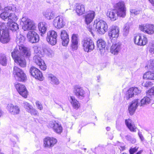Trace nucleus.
Listing matches in <instances>:
<instances>
[{"instance_id": "obj_29", "label": "nucleus", "mask_w": 154, "mask_h": 154, "mask_svg": "<svg viewBox=\"0 0 154 154\" xmlns=\"http://www.w3.org/2000/svg\"><path fill=\"white\" fill-rule=\"evenodd\" d=\"M125 123L131 132H135L137 129L134 122L130 119H126L125 120Z\"/></svg>"}, {"instance_id": "obj_60", "label": "nucleus", "mask_w": 154, "mask_h": 154, "mask_svg": "<svg viewBox=\"0 0 154 154\" xmlns=\"http://www.w3.org/2000/svg\"><path fill=\"white\" fill-rule=\"evenodd\" d=\"M56 103L58 105H59V106H60V107H61L62 109V110H63V109L62 107V106L61 105H59V104H58L57 103Z\"/></svg>"}, {"instance_id": "obj_33", "label": "nucleus", "mask_w": 154, "mask_h": 154, "mask_svg": "<svg viewBox=\"0 0 154 154\" xmlns=\"http://www.w3.org/2000/svg\"><path fill=\"white\" fill-rule=\"evenodd\" d=\"M70 101L73 108L77 109L80 106V104L75 97L71 96Z\"/></svg>"}, {"instance_id": "obj_56", "label": "nucleus", "mask_w": 154, "mask_h": 154, "mask_svg": "<svg viewBox=\"0 0 154 154\" xmlns=\"http://www.w3.org/2000/svg\"><path fill=\"white\" fill-rule=\"evenodd\" d=\"M119 149L121 150H123L125 149V147L124 146H120Z\"/></svg>"}, {"instance_id": "obj_64", "label": "nucleus", "mask_w": 154, "mask_h": 154, "mask_svg": "<svg viewBox=\"0 0 154 154\" xmlns=\"http://www.w3.org/2000/svg\"><path fill=\"white\" fill-rule=\"evenodd\" d=\"M0 154H2L1 153H0Z\"/></svg>"}, {"instance_id": "obj_36", "label": "nucleus", "mask_w": 154, "mask_h": 154, "mask_svg": "<svg viewBox=\"0 0 154 154\" xmlns=\"http://www.w3.org/2000/svg\"><path fill=\"white\" fill-rule=\"evenodd\" d=\"M12 11H10L8 14L7 23H10L13 22H15L17 20L18 17L15 14L12 13Z\"/></svg>"}, {"instance_id": "obj_35", "label": "nucleus", "mask_w": 154, "mask_h": 154, "mask_svg": "<svg viewBox=\"0 0 154 154\" xmlns=\"http://www.w3.org/2000/svg\"><path fill=\"white\" fill-rule=\"evenodd\" d=\"M38 27L39 30L41 33V35L45 33L47 30V24L45 22L40 23L38 24Z\"/></svg>"}, {"instance_id": "obj_58", "label": "nucleus", "mask_w": 154, "mask_h": 154, "mask_svg": "<svg viewBox=\"0 0 154 154\" xmlns=\"http://www.w3.org/2000/svg\"><path fill=\"white\" fill-rule=\"evenodd\" d=\"M110 128L109 127H107L106 128V130L107 131H109L110 130Z\"/></svg>"}, {"instance_id": "obj_28", "label": "nucleus", "mask_w": 154, "mask_h": 154, "mask_svg": "<svg viewBox=\"0 0 154 154\" xmlns=\"http://www.w3.org/2000/svg\"><path fill=\"white\" fill-rule=\"evenodd\" d=\"M12 11V8L11 7H5L4 11L0 14V17L3 20L8 19V14L10 11Z\"/></svg>"}, {"instance_id": "obj_22", "label": "nucleus", "mask_w": 154, "mask_h": 154, "mask_svg": "<svg viewBox=\"0 0 154 154\" xmlns=\"http://www.w3.org/2000/svg\"><path fill=\"white\" fill-rule=\"evenodd\" d=\"M121 45L119 42L113 43L110 48L111 53L114 55L117 54L121 49Z\"/></svg>"}, {"instance_id": "obj_61", "label": "nucleus", "mask_w": 154, "mask_h": 154, "mask_svg": "<svg viewBox=\"0 0 154 154\" xmlns=\"http://www.w3.org/2000/svg\"><path fill=\"white\" fill-rule=\"evenodd\" d=\"M49 52L51 54L52 53V51L51 50H49Z\"/></svg>"}, {"instance_id": "obj_31", "label": "nucleus", "mask_w": 154, "mask_h": 154, "mask_svg": "<svg viewBox=\"0 0 154 154\" xmlns=\"http://www.w3.org/2000/svg\"><path fill=\"white\" fill-rule=\"evenodd\" d=\"M44 16L48 20H51L54 18L55 15L54 12L50 9H48L43 13Z\"/></svg>"}, {"instance_id": "obj_55", "label": "nucleus", "mask_w": 154, "mask_h": 154, "mask_svg": "<svg viewBox=\"0 0 154 154\" xmlns=\"http://www.w3.org/2000/svg\"><path fill=\"white\" fill-rule=\"evenodd\" d=\"M152 5L154 6V0H148Z\"/></svg>"}, {"instance_id": "obj_4", "label": "nucleus", "mask_w": 154, "mask_h": 154, "mask_svg": "<svg viewBox=\"0 0 154 154\" xmlns=\"http://www.w3.org/2000/svg\"><path fill=\"white\" fill-rule=\"evenodd\" d=\"M5 23L0 22V42L3 43H7L10 40V38L8 32L4 29Z\"/></svg>"}, {"instance_id": "obj_3", "label": "nucleus", "mask_w": 154, "mask_h": 154, "mask_svg": "<svg viewBox=\"0 0 154 154\" xmlns=\"http://www.w3.org/2000/svg\"><path fill=\"white\" fill-rule=\"evenodd\" d=\"M93 26L95 28L97 33L100 35L104 34L108 30V26L106 23L104 21L98 19L95 20Z\"/></svg>"}, {"instance_id": "obj_2", "label": "nucleus", "mask_w": 154, "mask_h": 154, "mask_svg": "<svg viewBox=\"0 0 154 154\" xmlns=\"http://www.w3.org/2000/svg\"><path fill=\"white\" fill-rule=\"evenodd\" d=\"M21 21L23 23L22 29L24 31L29 30L27 34V37L29 41L32 43L38 42L39 40V37L34 31L36 26L32 20L26 17H23Z\"/></svg>"}, {"instance_id": "obj_48", "label": "nucleus", "mask_w": 154, "mask_h": 154, "mask_svg": "<svg viewBox=\"0 0 154 154\" xmlns=\"http://www.w3.org/2000/svg\"><path fill=\"white\" fill-rule=\"evenodd\" d=\"M17 39V43H20L21 44H22L23 43L24 41V38L23 37H21L20 38Z\"/></svg>"}, {"instance_id": "obj_24", "label": "nucleus", "mask_w": 154, "mask_h": 154, "mask_svg": "<svg viewBox=\"0 0 154 154\" xmlns=\"http://www.w3.org/2000/svg\"><path fill=\"white\" fill-rule=\"evenodd\" d=\"M85 6L81 3H77L75 5V10L78 15H82L85 12Z\"/></svg>"}, {"instance_id": "obj_47", "label": "nucleus", "mask_w": 154, "mask_h": 154, "mask_svg": "<svg viewBox=\"0 0 154 154\" xmlns=\"http://www.w3.org/2000/svg\"><path fill=\"white\" fill-rule=\"evenodd\" d=\"M36 106L37 108L41 110L43 109L41 103L38 101H36L35 102Z\"/></svg>"}, {"instance_id": "obj_38", "label": "nucleus", "mask_w": 154, "mask_h": 154, "mask_svg": "<svg viewBox=\"0 0 154 154\" xmlns=\"http://www.w3.org/2000/svg\"><path fill=\"white\" fill-rule=\"evenodd\" d=\"M7 63V60L6 55L3 54H0V64L2 65L5 66Z\"/></svg>"}, {"instance_id": "obj_63", "label": "nucleus", "mask_w": 154, "mask_h": 154, "mask_svg": "<svg viewBox=\"0 0 154 154\" xmlns=\"http://www.w3.org/2000/svg\"><path fill=\"white\" fill-rule=\"evenodd\" d=\"M1 73V69L0 68V74Z\"/></svg>"}, {"instance_id": "obj_42", "label": "nucleus", "mask_w": 154, "mask_h": 154, "mask_svg": "<svg viewBox=\"0 0 154 154\" xmlns=\"http://www.w3.org/2000/svg\"><path fill=\"white\" fill-rule=\"evenodd\" d=\"M147 67L149 69H154V60H151Z\"/></svg>"}, {"instance_id": "obj_19", "label": "nucleus", "mask_w": 154, "mask_h": 154, "mask_svg": "<svg viewBox=\"0 0 154 154\" xmlns=\"http://www.w3.org/2000/svg\"><path fill=\"white\" fill-rule=\"evenodd\" d=\"M53 25L57 29H60L64 27L65 24L62 17L58 16L56 17L53 22Z\"/></svg>"}, {"instance_id": "obj_9", "label": "nucleus", "mask_w": 154, "mask_h": 154, "mask_svg": "<svg viewBox=\"0 0 154 154\" xmlns=\"http://www.w3.org/2000/svg\"><path fill=\"white\" fill-rule=\"evenodd\" d=\"M134 43L140 46H144L147 42L146 37L144 35L139 34L135 36L134 38Z\"/></svg>"}, {"instance_id": "obj_23", "label": "nucleus", "mask_w": 154, "mask_h": 154, "mask_svg": "<svg viewBox=\"0 0 154 154\" xmlns=\"http://www.w3.org/2000/svg\"><path fill=\"white\" fill-rule=\"evenodd\" d=\"M140 102L138 99L132 101L128 109L129 112L131 115L134 114Z\"/></svg>"}, {"instance_id": "obj_49", "label": "nucleus", "mask_w": 154, "mask_h": 154, "mask_svg": "<svg viewBox=\"0 0 154 154\" xmlns=\"http://www.w3.org/2000/svg\"><path fill=\"white\" fill-rule=\"evenodd\" d=\"M149 51L151 54H154V42H153L150 46Z\"/></svg>"}, {"instance_id": "obj_11", "label": "nucleus", "mask_w": 154, "mask_h": 154, "mask_svg": "<svg viewBox=\"0 0 154 154\" xmlns=\"http://www.w3.org/2000/svg\"><path fill=\"white\" fill-rule=\"evenodd\" d=\"M29 72L31 75L36 79L42 80L43 77L41 72L35 67L32 66L30 69Z\"/></svg>"}, {"instance_id": "obj_57", "label": "nucleus", "mask_w": 154, "mask_h": 154, "mask_svg": "<svg viewBox=\"0 0 154 154\" xmlns=\"http://www.w3.org/2000/svg\"><path fill=\"white\" fill-rule=\"evenodd\" d=\"M151 91H152V92H153L154 93V87H152L151 88Z\"/></svg>"}, {"instance_id": "obj_44", "label": "nucleus", "mask_w": 154, "mask_h": 154, "mask_svg": "<svg viewBox=\"0 0 154 154\" xmlns=\"http://www.w3.org/2000/svg\"><path fill=\"white\" fill-rule=\"evenodd\" d=\"M125 138L128 140L130 141L133 143H134L136 142V140L134 138L131 137L129 135H127L125 137Z\"/></svg>"}, {"instance_id": "obj_8", "label": "nucleus", "mask_w": 154, "mask_h": 154, "mask_svg": "<svg viewBox=\"0 0 154 154\" xmlns=\"http://www.w3.org/2000/svg\"><path fill=\"white\" fill-rule=\"evenodd\" d=\"M114 8L117 12L119 17H125L126 10L124 2L121 1L116 3L114 5Z\"/></svg>"}, {"instance_id": "obj_1", "label": "nucleus", "mask_w": 154, "mask_h": 154, "mask_svg": "<svg viewBox=\"0 0 154 154\" xmlns=\"http://www.w3.org/2000/svg\"><path fill=\"white\" fill-rule=\"evenodd\" d=\"M31 55L30 49L23 45L16 46L11 53L12 57L15 63L22 67H26V63L25 59L21 55L29 57Z\"/></svg>"}, {"instance_id": "obj_45", "label": "nucleus", "mask_w": 154, "mask_h": 154, "mask_svg": "<svg viewBox=\"0 0 154 154\" xmlns=\"http://www.w3.org/2000/svg\"><path fill=\"white\" fill-rule=\"evenodd\" d=\"M152 83L151 82L149 81L144 82L142 84V86L146 87H148L152 85Z\"/></svg>"}, {"instance_id": "obj_17", "label": "nucleus", "mask_w": 154, "mask_h": 154, "mask_svg": "<svg viewBox=\"0 0 154 154\" xmlns=\"http://www.w3.org/2000/svg\"><path fill=\"white\" fill-rule=\"evenodd\" d=\"M48 127L52 128L55 132L60 134L62 131L63 128L61 125L56 122L55 121H51L49 123Z\"/></svg>"}, {"instance_id": "obj_12", "label": "nucleus", "mask_w": 154, "mask_h": 154, "mask_svg": "<svg viewBox=\"0 0 154 154\" xmlns=\"http://www.w3.org/2000/svg\"><path fill=\"white\" fill-rule=\"evenodd\" d=\"M33 61L39 66L40 69L45 70L46 69V66L44 61L41 58L39 54H35L33 57Z\"/></svg>"}, {"instance_id": "obj_40", "label": "nucleus", "mask_w": 154, "mask_h": 154, "mask_svg": "<svg viewBox=\"0 0 154 154\" xmlns=\"http://www.w3.org/2000/svg\"><path fill=\"white\" fill-rule=\"evenodd\" d=\"M23 106L27 112H28L33 107L29 103L24 102L23 103Z\"/></svg>"}, {"instance_id": "obj_26", "label": "nucleus", "mask_w": 154, "mask_h": 154, "mask_svg": "<svg viewBox=\"0 0 154 154\" xmlns=\"http://www.w3.org/2000/svg\"><path fill=\"white\" fill-rule=\"evenodd\" d=\"M97 45L98 49L100 50L101 53H103L105 51L106 42L103 39H99L97 41Z\"/></svg>"}, {"instance_id": "obj_34", "label": "nucleus", "mask_w": 154, "mask_h": 154, "mask_svg": "<svg viewBox=\"0 0 154 154\" xmlns=\"http://www.w3.org/2000/svg\"><path fill=\"white\" fill-rule=\"evenodd\" d=\"M143 79L150 80H154V69L146 72L143 76Z\"/></svg>"}, {"instance_id": "obj_51", "label": "nucleus", "mask_w": 154, "mask_h": 154, "mask_svg": "<svg viewBox=\"0 0 154 154\" xmlns=\"http://www.w3.org/2000/svg\"><path fill=\"white\" fill-rule=\"evenodd\" d=\"M147 94L148 96H152L154 95V93L152 91H151V89L148 90L147 92Z\"/></svg>"}, {"instance_id": "obj_62", "label": "nucleus", "mask_w": 154, "mask_h": 154, "mask_svg": "<svg viewBox=\"0 0 154 154\" xmlns=\"http://www.w3.org/2000/svg\"><path fill=\"white\" fill-rule=\"evenodd\" d=\"M1 114H2V111H1V110L0 109V117L1 116Z\"/></svg>"}, {"instance_id": "obj_50", "label": "nucleus", "mask_w": 154, "mask_h": 154, "mask_svg": "<svg viewBox=\"0 0 154 154\" xmlns=\"http://www.w3.org/2000/svg\"><path fill=\"white\" fill-rule=\"evenodd\" d=\"M34 51L35 53L37 54H39V48L37 46H34L33 47Z\"/></svg>"}, {"instance_id": "obj_41", "label": "nucleus", "mask_w": 154, "mask_h": 154, "mask_svg": "<svg viewBox=\"0 0 154 154\" xmlns=\"http://www.w3.org/2000/svg\"><path fill=\"white\" fill-rule=\"evenodd\" d=\"M28 112L30 113L32 115L34 116H38V111L35 109H34L32 107L31 109H30Z\"/></svg>"}, {"instance_id": "obj_27", "label": "nucleus", "mask_w": 154, "mask_h": 154, "mask_svg": "<svg viewBox=\"0 0 154 154\" xmlns=\"http://www.w3.org/2000/svg\"><path fill=\"white\" fill-rule=\"evenodd\" d=\"M95 16V12L93 11H89L85 17V21L87 24H89L92 21Z\"/></svg>"}, {"instance_id": "obj_20", "label": "nucleus", "mask_w": 154, "mask_h": 154, "mask_svg": "<svg viewBox=\"0 0 154 154\" xmlns=\"http://www.w3.org/2000/svg\"><path fill=\"white\" fill-rule=\"evenodd\" d=\"M57 140L53 137H47L44 139V146L48 147H53L57 142Z\"/></svg>"}, {"instance_id": "obj_18", "label": "nucleus", "mask_w": 154, "mask_h": 154, "mask_svg": "<svg viewBox=\"0 0 154 154\" xmlns=\"http://www.w3.org/2000/svg\"><path fill=\"white\" fill-rule=\"evenodd\" d=\"M119 28L117 26L112 27L109 31L108 34L109 38L112 39L117 38L119 35Z\"/></svg>"}, {"instance_id": "obj_15", "label": "nucleus", "mask_w": 154, "mask_h": 154, "mask_svg": "<svg viewBox=\"0 0 154 154\" xmlns=\"http://www.w3.org/2000/svg\"><path fill=\"white\" fill-rule=\"evenodd\" d=\"M139 29L141 31L149 34H152L154 33V25H140Z\"/></svg>"}, {"instance_id": "obj_59", "label": "nucleus", "mask_w": 154, "mask_h": 154, "mask_svg": "<svg viewBox=\"0 0 154 154\" xmlns=\"http://www.w3.org/2000/svg\"><path fill=\"white\" fill-rule=\"evenodd\" d=\"M142 151H139V152H138L136 154H141V153H142Z\"/></svg>"}, {"instance_id": "obj_37", "label": "nucleus", "mask_w": 154, "mask_h": 154, "mask_svg": "<svg viewBox=\"0 0 154 154\" xmlns=\"http://www.w3.org/2000/svg\"><path fill=\"white\" fill-rule=\"evenodd\" d=\"M7 24L8 27L12 31H16L19 28L18 25L15 22L7 23Z\"/></svg>"}, {"instance_id": "obj_7", "label": "nucleus", "mask_w": 154, "mask_h": 154, "mask_svg": "<svg viewBox=\"0 0 154 154\" xmlns=\"http://www.w3.org/2000/svg\"><path fill=\"white\" fill-rule=\"evenodd\" d=\"M72 91L74 95L79 99L82 100L85 97V92L80 85H74L72 89Z\"/></svg>"}, {"instance_id": "obj_30", "label": "nucleus", "mask_w": 154, "mask_h": 154, "mask_svg": "<svg viewBox=\"0 0 154 154\" xmlns=\"http://www.w3.org/2000/svg\"><path fill=\"white\" fill-rule=\"evenodd\" d=\"M48 80L50 83L53 85H58L59 84V80L54 75L51 74H49L47 75Z\"/></svg>"}, {"instance_id": "obj_16", "label": "nucleus", "mask_w": 154, "mask_h": 154, "mask_svg": "<svg viewBox=\"0 0 154 154\" xmlns=\"http://www.w3.org/2000/svg\"><path fill=\"white\" fill-rule=\"evenodd\" d=\"M140 91L137 87L130 88L127 91L126 94V98L127 100L133 97L134 95H136L140 93Z\"/></svg>"}, {"instance_id": "obj_54", "label": "nucleus", "mask_w": 154, "mask_h": 154, "mask_svg": "<svg viewBox=\"0 0 154 154\" xmlns=\"http://www.w3.org/2000/svg\"><path fill=\"white\" fill-rule=\"evenodd\" d=\"M124 30L125 32V34L128 33L129 31V27L128 26H126L125 27Z\"/></svg>"}, {"instance_id": "obj_13", "label": "nucleus", "mask_w": 154, "mask_h": 154, "mask_svg": "<svg viewBox=\"0 0 154 154\" xmlns=\"http://www.w3.org/2000/svg\"><path fill=\"white\" fill-rule=\"evenodd\" d=\"M15 87L20 94L25 98L27 97L28 92L24 85L18 83L15 85Z\"/></svg>"}, {"instance_id": "obj_25", "label": "nucleus", "mask_w": 154, "mask_h": 154, "mask_svg": "<svg viewBox=\"0 0 154 154\" xmlns=\"http://www.w3.org/2000/svg\"><path fill=\"white\" fill-rule=\"evenodd\" d=\"M106 15L112 21L116 20L117 18L118 17H119V15L118 14L117 12L114 9L113 10L109 11L106 14Z\"/></svg>"}, {"instance_id": "obj_46", "label": "nucleus", "mask_w": 154, "mask_h": 154, "mask_svg": "<svg viewBox=\"0 0 154 154\" xmlns=\"http://www.w3.org/2000/svg\"><path fill=\"white\" fill-rule=\"evenodd\" d=\"M138 149V147H135L134 148L130 149L129 150L130 154H134V153L137 151Z\"/></svg>"}, {"instance_id": "obj_14", "label": "nucleus", "mask_w": 154, "mask_h": 154, "mask_svg": "<svg viewBox=\"0 0 154 154\" xmlns=\"http://www.w3.org/2000/svg\"><path fill=\"white\" fill-rule=\"evenodd\" d=\"M7 109L10 113L13 115H18L20 112V107L11 103L8 104Z\"/></svg>"}, {"instance_id": "obj_53", "label": "nucleus", "mask_w": 154, "mask_h": 154, "mask_svg": "<svg viewBox=\"0 0 154 154\" xmlns=\"http://www.w3.org/2000/svg\"><path fill=\"white\" fill-rule=\"evenodd\" d=\"M138 134L141 141H143L144 140V138L141 134V133L139 131L138 133Z\"/></svg>"}, {"instance_id": "obj_39", "label": "nucleus", "mask_w": 154, "mask_h": 154, "mask_svg": "<svg viewBox=\"0 0 154 154\" xmlns=\"http://www.w3.org/2000/svg\"><path fill=\"white\" fill-rule=\"evenodd\" d=\"M140 102V106H144L145 105L149 104L150 102V99L148 97H144L141 100Z\"/></svg>"}, {"instance_id": "obj_10", "label": "nucleus", "mask_w": 154, "mask_h": 154, "mask_svg": "<svg viewBox=\"0 0 154 154\" xmlns=\"http://www.w3.org/2000/svg\"><path fill=\"white\" fill-rule=\"evenodd\" d=\"M57 32L55 31L54 30L50 31L47 33V40L51 45H55L57 43Z\"/></svg>"}, {"instance_id": "obj_5", "label": "nucleus", "mask_w": 154, "mask_h": 154, "mask_svg": "<svg viewBox=\"0 0 154 154\" xmlns=\"http://www.w3.org/2000/svg\"><path fill=\"white\" fill-rule=\"evenodd\" d=\"M82 44L84 50L87 52L91 51L95 47L93 41L89 38H84L82 41Z\"/></svg>"}, {"instance_id": "obj_6", "label": "nucleus", "mask_w": 154, "mask_h": 154, "mask_svg": "<svg viewBox=\"0 0 154 154\" xmlns=\"http://www.w3.org/2000/svg\"><path fill=\"white\" fill-rule=\"evenodd\" d=\"M13 74L16 80L19 81H24L26 79L25 74L18 67L14 66L13 68Z\"/></svg>"}, {"instance_id": "obj_52", "label": "nucleus", "mask_w": 154, "mask_h": 154, "mask_svg": "<svg viewBox=\"0 0 154 154\" xmlns=\"http://www.w3.org/2000/svg\"><path fill=\"white\" fill-rule=\"evenodd\" d=\"M87 27L88 31L91 33L92 34H93V29H92V26H91L89 25H88Z\"/></svg>"}, {"instance_id": "obj_32", "label": "nucleus", "mask_w": 154, "mask_h": 154, "mask_svg": "<svg viewBox=\"0 0 154 154\" xmlns=\"http://www.w3.org/2000/svg\"><path fill=\"white\" fill-rule=\"evenodd\" d=\"M71 38V47L73 50H76L78 48V39L77 35L73 34Z\"/></svg>"}, {"instance_id": "obj_43", "label": "nucleus", "mask_w": 154, "mask_h": 154, "mask_svg": "<svg viewBox=\"0 0 154 154\" xmlns=\"http://www.w3.org/2000/svg\"><path fill=\"white\" fill-rule=\"evenodd\" d=\"M130 12L131 14L132 15L133 14H134V15H137L140 14V11L135 9H132L130 10Z\"/></svg>"}, {"instance_id": "obj_21", "label": "nucleus", "mask_w": 154, "mask_h": 154, "mask_svg": "<svg viewBox=\"0 0 154 154\" xmlns=\"http://www.w3.org/2000/svg\"><path fill=\"white\" fill-rule=\"evenodd\" d=\"M60 37L62 40V45L66 46L68 44L69 41V35L65 30H62L60 31Z\"/></svg>"}]
</instances>
